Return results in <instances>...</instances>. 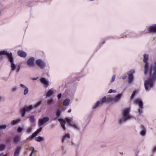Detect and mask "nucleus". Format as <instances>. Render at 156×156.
Wrapping results in <instances>:
<instances>
[{"instance_id": "c85d7f7f", "label": "nucleus", "mask_w": 156, "mask_h": 156, "mask_svg": "<svg viewBox=\"0 0 156 156\" xmlns=\"http://www.w3.org/2000/svg\"><path fill=\"white\" fill-rule=\"evenodd\" d=\"M47 103L48 105L52 104L54 103V101L52 99H48L47 101Z\"/></svg>"}, {"instance_id": "603ef678", "label": "nucleus", "mask_w": 156, "mask_h": 156, "mask_svg": "<svg viewBox=\"0 0 156 156\" xmlns=\"http://www.w3.org/2000/svg\"><path fill=\"white\" fill-rule=\"evenodd\" d=\"M32 153H31L29 156H32Z\"/></svg>"}, {"instance_id": "f8f14e48", "label": "nucleus", "mask_w": 156, "mask_h": 156, "mask_svg": "<svg viewBox=\"0 0 156 156\" xmlns=\"http://www.w3.org/2000/svg\"><path fill=\"white\" fill-rule=\"evenodd\" d=\"M34 58H31L27 61V64L30 66H34Z\"/></svg>"}, {"instance_id": "f704fd0d", "label": "nucleus", "mask_w": 156, "mask_h": 156, "mask_svg": "<svg viewBox=\"0 0 156 156\" xmlns=\"http://www.w3.org/2000/svg\"><path fill=\"white\" fill-rule=\"evenodd\" d=\"M23 130V129L21 127H19L17 129V131L18 133H21Z\"/></svg>"}, {"instance_id": "c03bdc74", "label": "nucleus", "mask_w": 156, "mask_h": 156, "mask_svg": "<svg viewBox=\"0 0 156 156\" xmlns=\"http://www.w3.org/2000/svg\"><path fill=\"white\" fill-rule=\"evenodd\" d=\"M153 152H156V146H154V147H153Z\"/></svg>"}, {"instance_id": "b1692460", "label": "nucleus", "mask_w": 156, "mask_h": 156, "mask_svg": "<svg viewBox=\"0 0 156 156\" xmlns=\"http://www.w3.org/2000/svg\"><path fill=\"white\" fill-rule=\"evenodd\" d=\"M106 101V97L105 96L103 98L100 100V103L102 104L103 103L105 102Z\"/></svg>"}, {"instance_id": "5fc2aeb1", "label": "nucleus", "mask_w": 156, "mask_h": 156, "mask_svg": "<svg viewBox=\"0 0 156 156\" xmlns=\"http://www.w3.org/2000/svg\"><path fill=\"white\" fill-rule=\"evenodd\" d=\"M1 99H2V98L0 96V101H1Z\"/></svg>"}, {"instance_id": "a878e982", "label": "nucleus", "mask_w": 156, "mask_h": 156, "mask_svg": "<svg viewBox=\"0 0 156 156\" xmlns=\"http://www.w3.org/2000/svg\"><path fill=\"white\" fill-rule=\"evenodd\" d=\"M41 104V101H39L34 105V107L35 108H37Z\"/></svg>"}, {"instance_id": "8fccbe9b", "label": "nucleus", "mask_w": 156, "mask_h": 156, "mask_svg": "<svg viewBox=\"0 0 156 156\" xmlns=\"http://www.w3.org/2000/svg\"><path fill=\"white\" fill-rule=\"evenodd\" d=\"M126 78V76H123L122 77V78L123 79H124Z\"/></svg>"}, {"instance_id": "c756f323", "label": "nucleus", "mask_w": 156, "mask_h": 156, "mask_svg": "<svg viewBox=\"0 0 156 156\" xmlns=\"http://www.w3.org/2000/svg\"><path fill=\"white\" fill-rule=\"evenodd\" d=\"M30 119L31 122H33L35 121L34 117L33 116H31L30 117Z\"/></svg>"}, {"instance_id": "2f4dec72", "label": "nucleus", "mask_w": 156, "mask_h": 156, "mask_svg": "<svg viewBox=\"0 0 156 156\" xmlns=\"http://www.w3.org/2000/svg\"><path fill=\"white\" fill-rule=\"evenodd\" d=\"M42 129V127H40L39 129H37L35 132V133L36 134H38V133H40Z\"/></svg>"}, {"instance_id": "412c9836", "label": "nucleus", "mask_w": 156, "mask_h": 156, "mask_svg": "<svg viewBox=\"0 0 156 156\" xmlns=\"http://www.w3.org/2000/svg\"><path fill=\"white\" fill-rule=\"evenodd\" d=\"M35 140L37 142H41L42 141H43L44 140L43 138H42V137L40 136H39L37 137H36L35 138Z\"/></svg>"}, {"instance_id": "2eb2a0df", "label": "nucleus", "mask_w": 156, "mask_h": 156, "mask_svg": "<svg viewBox=\"0 0 156 156\" xmlns=\"http://www.w3.org/2000/svg\"><path fill=\"white\" fill-rule=\"evenodd\" d=\"M122 96V94H119L115 97H114V101H119L121 98Z\"/></svg>"}, {"instance_id": "37998d69", "label": "nucleus", "mask_w": 156, "mask_h": 156, "mask_svg": "<svg viewBox=\"0 0 156 156\" xmlns=\"http://www.w3.org/2000/svg\"><path fill=\"white\" fill-rule=\"evenodd\" d=\"M62 94L61 93H60V94H58L57 96V98L58 99H59L61 97Z\"/></svg>"}, {"instance_id": "cd10ccee", "label": "nucleus", "mask_w": 156, "mask_h": 156, "mask_svg": "<svg viewBox=\"0 0 156 156\" xmlns=\"http://www.w3.org/2000/svg\"><path fill=\"white\" fill-rule=\"evenodd\" d=\"M69 138L70 137V136L68 134H66L64 136L62 140V142H63L65 138Z\"/></svg>"}, {"instance_id": "6e6552de", "label": "nucleus", "mask_w": 156, "mask_h": 156, "mask_svg": "<svg viewBox=\"0 0 156 156\" xmlns=\"http://www.w3.org/2000/svg\"><path fill=\"white\" fill-rule=\"evenodd\" d=\"M2 55H6L8 58L9 60L10 58H11L12 57V53H9L7 51L3 50L0 51V56Z\"/></svg>"}, {"instance_id": "20e7f679", "label": "nucleus", "mask_w": 156, "mask_h": 156, "mask_svg": "<svg viewBox=\"0 0 156 156\" xmlns=\"http://www.w3.org/2000/svg\"><path fill=\"white\" fill-rule=\"evenodd\" d=\"M33 108L32 105H30L29 106H25L20 110V113L21 114L22 117L24 116L26 112H29Z\"/></svg>"}, {"instance_id": "bb28decb", "label": "nucleus", "mask_w": 156, "mask_h": 156, "mask_svg": "<svg viewBox=\"0 0 156 156\" xmlns=\"http://www.w3.org/2000/svg\"><path fill=\"white\" fill-rule=\"evenodd\" d=\"M100 101H98L97 102L95 103V105H94L92 107V108L93 109H95V108L96 107H97L98 105H99L100 104Z\"/></svg>"}, {"instance_id": "9d476101", "label": "nucleus", "mask_w": 156, "mask_h": 156, "mask_svg": "<svg viewBox=\"0 0 156 156\" xmlns=\"http://www.w3.org/2000/svg\"><path fill=\"white\" fill-rule=\"evenodd\" d=\"M36 63L37 65L41 68H43L45 66L44 63L41 60H37Z\"/></svg>"}, {"instance_id": "a18cd8bd", "label": "nucleus", "mask_w": 156, "mask_h": 156, "mask_svg": "<svg viewBox=\"0 0 156 156\" xmlns=\"http://www.w3.org/2000/svg\"><path fill=\"white\" fill-rule=\"evenodd\" d=\"M0 156H7V155L6 154H4L2 153L0 154Z\"/></svg>"}, {"instance_id": "4c0bfd02", "label": "nucleus", "mask_w": 156, "mask_h": 156, "mask_svg": "<svg viewBox=\"0 0 156 156\" xmlns=\"http://www.w3.org/2000/svg\"><path fill=\"white\" fill-rule=\"evenodd\" d=\"M136 91H134L132 94L131 96V97H130V98L131 99H132L133 98V97L135 95V94H136Z\"/></svg>"}, {"instance_id": "ea45409f", "label": "nucleus", "mask_w": 156, "mask_h": 156, "mask_svg": "<svg viewBox=\"0 0 156 156\" xmlns=\"http://www.w3.org/2000/svg\"><path fill=\"white\" fill-rule=\"evenodd\" d=\"M20 87L23 88H24V89L25 88H26V87H26V86H25L23 84H20Z\"/></svg>"}, {"instance_id": "a19ab883", "label": "nucleus", "mask_w": 156, "mask_h": 156, "mask_svg": "<svg viewBox=\"0 0 156 156\" xmlns=\"http://www.w3.org/2000/svg\"><path fill=\"white\" fill-rule=\"evenodd\" d=\"M20 65H18V66H17V69H16V72H18V71H19L20 69Z\"/></svg>"}, {"instance_id": "58836bf2", "label": "nucleus", "mask_w": 156, "mask_h": 156, "mask_svg": "<svg viewBox=\"0 0 156 156\" xmlns=\"http://www.w3.org/2000/svg\"><path fill=\"white\" fill-rule=\"evenodd\" d=\"M17 89V88L16 87H13L11 89V90L12 92H14Z\"/></svg>"}, {"instance_id": "aec40b11", "label": "nucleus", "mask_w": 156, "mask_h": 156, "mask_svg": "<svg viewBox=\"0 0 156 156\" xmlns=\"http://www.w3.org/2000/svg\"><path fill=\"white\" fill-rule=\"evenodd\" d=\"M32 129V128L31 126L27 127L26 130V133H31Z\"/></svg>"}, {"instance_id": "4be33fe9", "label": "nucleus", "mask_w": 156, "mask_h": 156, "mask_svg": "<svg viewBox=\"0 0 156 156\" xmlns=\"http://www.w3.org/2000/svg\"><path fill=\"white\" fill-rule=\"evenodd\" d=\"M21 121V119H18L16 120H14L12 121V122L11 124L12 125H14L18 123Z\"/></svg>"}, {"instance_id": "3c124183", "label": "nucleus", "mask_w": 156, "mask_h": 156, "mask_svg": "<svg viewBox=\"0 0 156 156\" xmlns=\"http://www.w3.org/2000/svg\"><path fill=\"white\" fill-rule=\"evenodd\" d=\"M71 109H70V110H68V112H69H69H71Z\"/></svg>"}, {"instance_id": "7ed1b4c3", "label": "nucleus", "mask_w": 156, "mask_h": 156, "mask_svg": "<svg viewBox=\"0 0 156 156\" xmlns=\"http://www.w3.org/2000/svg\"><path fill=\"white\" fill-rule=\"evenodd\" d=\"M130 109L129 108L124 109L123 111L122 118L119 121V122L121 124L127 120H129L132 118V116L129 114Z\"/></svg>"}, {"instance_id": "0eeeda50", "label": "nucleus", "mask_w": 156, "mask_h": 156, "mask_svg": "<svg viewBox=\"0 0 156 156\" xmlns=\"http://www.w3.org/2000/svg\"><path fill=\"white\" fill-rule=\"evenodd\" d=\"M134 73L135 71L133 69L131 70L128 72L127 74L129 76L128 80V83H130L133 81V74Z\"/></svg>"}, {"instance_id": "49530a36", "label": "nucleus", "mask_w": 156, "mask_h": 156, "mask_svg": "<svg viewBox=\"0 0 156 156\" xmlns=\"http://www.w3.org/2000/svg\"><path fill=\"white\" fill-rule=\"evenodd\" d=\"M32 148L33 150L31 151V153L33 154V153H34V147H32Z\"/></svg>"}, {"instance_id": "ddd939ff", "label": "nucleus", "mask_w": 156, "mask_h": 156, "mask_svg": "<svg viewBox=\"0 0 156 156\" xmlns=\"http://www.w3.org/2000/svg\"><path fill=\"white\" fill-rule=\"evenodd\" d=\"M19 56L22 57H25L26 56V53L23 51L19 50L17 52Z\"/></svg>"}, {"instance_id": "09e8293b", "label": "nucleus", "mask_w": 156, "mask_h": 156, "mask_svg": "<svg viewBox=\"0 0 156 156\" xmlns=\"http://www.w3.org/2000/svg\"><path fill=\"white\" fill-rule=\"evenodd\" d=\"M37 79V78H32V80H36Z\"/></svg>"}, {"instance_id": "79ce46f5", "label": "nucleus", "mask_w": 156, "mask_h": 156, "mask_svg": "<svg viewBox=\"0 0 156 156\" xmlns=\"http://www.w3.org/2000/svg\"><path fill=\"white\" fill-rule=\"evenodd\" d=\"M115 75H114L113 76L112 79V80L111 81V82H113L114 81V80L115 79Z\"/></svg>"}, {"instance_id": "5701e85b", "label": "nucleus", "mask_w": 156, "mask_h": 156, "mask_svg": "<svg viewBox=\"0 0 156 156\" xmlns=\"http://www.w3.org/2000/svg\"><path fill=\"white\" fill-rule=\"evenodd\" d=\"M41 82L43 83L45 85H47L48 84V82L47 81L45 78H42L41 80Z\"/></svg>"}, {"instance_id": "f257e3e1", "label": "nucleus", "mask_w": 156, "mask_h": 156, "mask_svg": "<svg viewBox=\"0 0 156 156\" xmlns=\"http://www.w3.org/2000/svg\"><path fill=\"white\" fill-rule=\"evenodd\" d=\"M144 62L145 63L144 74L148 72L150 78L145 81L144 86L146 90H149L153 86L154 83L156 79V62L155 63V67L152 65L150 66L148 70V64L147 61L148 56L147 55H144Z\"/></svg>"}, {"instance_id": "72a5a7b5", "label": "nucleus", "mask_w": 156, "mask_h": 156, "mask_svg": "<svg viewBox=\"0 0 156 156\" xmlns=\"http://www.w3.org/2000/svg\"><path fill=\"white\" fill-rule=\"evenodd\" d=\"M37 135V134L35 133V132L32 134L31 136H30V137H31V138L32 139L35 137Z\"/></svg>"}, {"instance_id": "dca6fc26", "label": "nucleus", "mask_w": 156, "mask_h": 156, "mask_svg": "<svg viewBox=\"0 0 156 156\" xmlns=\"http://www.w3.org/2000/svg\"><path fill=\"white\" fill-rule=\"evenodd\" d=\"M53 89H50L48 91L47 94H46V96L49 97L52 95L53 94Z\"/></svg>"}, {"instance_id": "1a4fd4ad", "label": "nucleus", "mask_w": 156, "mask_h": 156, "mask_svg": "<svg viewBox=\"0 0 156 156\" xmlns=\"http://www.w3.org/2000/svg\"><path fill=\"white\" fill-rule=\"evenodd\" d=\"M22 149L21 146H17L14 150L13 156H19Z\"/></svg>"}, {"instance_id": "864d4df0", "label": "nucleus", "mask_w": 156, "mask_h": 156, "mask_svg": "<svg viewBox=\"0 0 156 156\" xmlns=\"http://www.w3.org/2000/svg\"><path fill=\"white\" fill-rule=\"evenodd\" d=\"M30 138H31V137H30V136L27 138V139H30Z\"/></svg>"}, {"instance_id": "c9c22d12", "label": "nucleus", "mask_w": 156, "mask_h": 156, "mask_svg": "<svg viewBox=\"0 0 156 156\" xmlns=\"http://www.w3.org/2000/svg\"><path fill=\"white\" fill-rule=\"evenodd\" d=\"M60 115V112L59 110H58L56 112V116L57 117H59Z\"/></svg>"}, {"instance_id": "de8ad7c7", "label": "nucleus", "mask_w": 156, "mask_h": 156, "mask_svg": "<svg viewBox=\"0 0 156 156\" xmlns=\"http://www.w3.org/2000/svg\"><path fill=\"white\" fill-rule=\"evenodd\" d=\"M113 92V90L112 89H110L109 91H108V93H110Z\"/></svg>"}, {"instance_id": "f3484780", "label": "nucleus", "mask_w": 156, "mask_h": 156, "mask_svg": "<svg viewBox=\"0 0 156 156\" xmlns=\"http://www.w3.org/2000/svg\"><path fill=\"white\" fill-rule=\"evenodd\" d=\"M142 130L140 132V134L142 136H144L146 134V129L144 126H141Z\"/></svg>"}, {"instance_id": "a211bd4d", "label": "nucleus", "mask_w": 156, "mask_h": 156, "mask_svg": "<svg viewBox=\"0 0 156 156\" xmlns=\"http://www.w3.org/2000/svg\"><path fill=\"white\" fill-rule=\"evenodd\" d=\"M70 100L69 99H66L63 102V105L64 106H68Z\"/></svg>"}, {"instance_id": "473e14b6", "label": "nucleus", "mask_w": 156, "mask_h": 156, "mask_svg": "<svg viewBox=\"0 0 156 156\" xmlns=\"http://www.w3.org/2000/svg\"><path fill=\"white\" fill-rule=\"evenodd\" d=\"M5 148V146L3 144L0 145V151H3Z\"/></svg>"}, {"instance_id": "39448f33", "label": "nucleus", "mask_w": 156, "mask_h": 156, "mask_svg": "<svg viewBox=\"0 0 156 156\" xmlns=\"http://www.w3.org/2000/svg\"><path fill=\"white\" fill-rule=\"evenodd\" d=\"M135 103L136 104H138L139 106L140 109H138V112L140 115L142 112V110L140 109H142L143 108V104L142 101L139 99H137L135 101Z\"/></svg>"}, {"instance_id": "7c9ffc66", "label": "nucleus", "mask_w": 156, "mask_h": 156, "mask_svg": "<svg viewBox=\"0 0 156 156\" xmlns=\"http://www.w3.org/2000/svg\"><path fill=\"white\" fill-rule=\"evenodd\" d=\"M29 91V90L28 88L27 87L24 89V90L23 92V94L24 95H26Z\"/></svg>"}, {"instance_id": "9b49d317", "label": "nucleus", "mask_w": 156, "mask_h": 156, "mask_svg": "<svg viewBox=\"0 0 156 156\" xmlns=\"http://www.w3.org/2000/svg\"><path fill=\"white\" fill-rule=\"evenodd\" d=\"M9 60L11 63V70L13 71L15 70L16 68V66L15 64L13 63V57L12 58H10V59Z\"/></svg>"}, {"instance_id": "6ab92c4d", "label": "nucleus", "mask_w": 156, "mask_h": 156, "mask_svg": "<svg viewBox=\"0 0 156 156\" xmlns=\"http://www.w3.org/2000/svg\"><path fill=\"white\" fill-rule=\"evenodd\" d=\"M20 140V137L18 136H15L14 138V141L15 143H18Z\"/></svg>"}, {"instance_id": "f03ea898", "label": "nucleus", "mask_w": 156, "mask_h": 156, "mask_svg": "<svg viewBox=\"0 0 156 156\" xmlns=\"http://www.w3.org/2000/svg\"><path fill=\"white\" fill-rule=\"evenodd\" d=\"M58 120L60 122L62 127L64 130L66 129L65 125L66 122H67V123L70 126L73 127L75 129H78L77 125L75 123H73L70 119L67 118L65 120L60 119H58Z\"/></svg>"}, {"instance_id": "393cba45", "label": "nucleus", "mask_w": 156, "mask_h": 156, "mask_svg": "<svg viewBox=\"0 0 156 156\" xmlns=\"http://www.w3.org/2000/svg\"><path fill=\"white\" fill-rule=\"evenodd\" d=\"M114 97H109L107 99V101L108 102H111L112 101H114Z\"/></svg>"}, {"instance_id": "e433bc0d", "label": "nucleus", "mask_w": 156, "mask_h": 156, "mask_svg": "<svg viewBox=\"0 0 156 156\" xmlns=\"http://www.w3.org/2000/svg\"><path fill=\"white\" fill-rule=\"evenodd\" d=\"M6 128V126L5 125L0 126V129H5Z\"/></svg>"}, {"instance_id": "423d86ee", "label": "nucleus", "mask_w": 156, "mask_h": 156, "mask_svg": "<svg viewBox=\"0 0 156 156\" xmlns=\"http://www.w3.org/2000/svg\"><path fill=\"white\" fill-rule=\"evenodd\" d=\"M49 120V118L48 117H44L42 118L39 119L38 122V126L43 125L44 123L48 122Z\"/></svg>"}, {"instance_id": "4468645a", "label": "nucleus", "mask_w": 156, "mask_h": 156, "mask_svg": "<svg viewBox=\"0 0 156 156\" xmlns=\"http://www.w3.org/2000/svg\"><path fill=\"white\" fill-rule=\"evenodd\" d=\"M149 33H156V25L150 27L148 30Z\"/></svg>"}]
</instances>
